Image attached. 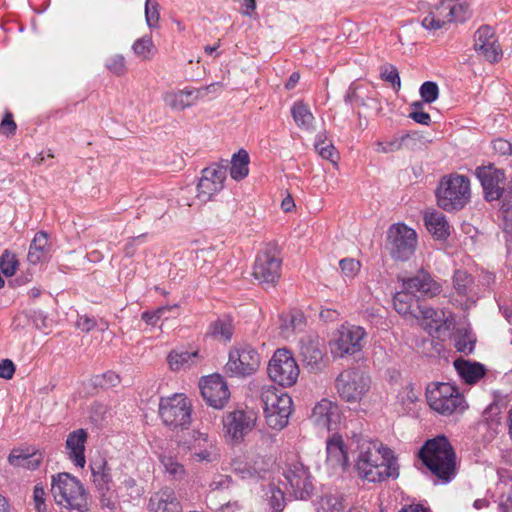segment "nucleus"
Here are the masks:
<instances>
[{"instance_id":"1","label":"nucleus","mask_w":512,"mask_h":512,"mask_svg":"<svg viewBox=\"0 0 512 512\" xmlns=\"http://www.w3.org/2000/svg\"><path fill=\"white\" fill-rule=\"evenodd\" d=\"M357 448L355 466L362 479L376 483L398 476V467L390 448L368 438H361Z\"/></svg>"},{"instance_id":"2","label":"nucleus","mask_w":512,"mask_h":512,"mask_svg":"<svg viewBox=\"0 0 512 512\" xmlns=\"http://www.w3.org/2000/svg\"><path fill=\"white\" fill-rule=\"evenodd\" d=\"M418 458L442 484L451 482L457 474V456L444 435L427 440L418 451Z\"/></svg>"},{"instance_id":"3","label":"nucleus","mask_w":512,"mask_h":512,"mask_svg":"<svg viewBox=\"0 0 512 512\" xmlns=\"http://www.w3.org/2000/svg\"><path fill=\"white\" fill-rule=\"evenodd\" d=\"M425 398L429 408L435 413L449 417L463 413L467 404L457 387L446 382H431L427 385Z\"/></svg>"},{"instance_id":"4","label":"nucleus","mask_w":512,"mask_h":512,"mask_svg":"<svg viewBox=\"0 0 512 512\" xmlns=\"http://www.w3.org/2000/svg\"><path fill=\"white\" fill-rule=\"evenodd\" d=\"M51 494L58 505L71 511L83 512L87 508V493L82 483L67 472L52 475Z\"/></svg>"},{"instance_id":"5","label":"nucleus","mask_w":512,"mask_h":512,"mask_svg":"<svg viewBox=\"0 0 512 512\" xmlns=\"http://www.w3.org/2000/svg\"><path fill=\"white\" fill-rule=\"evenodd\" d=\"M471 198L470 180L467 176L452 173L443 176L436 189L437 204L445 211L463 209Z\"/></svg>"},{"instance_id":"6","label":"nucleus","mask_w":512,"mask_h":512,"mask_svg":"<svg viewBox=\"0 0 512 512\" xmlns=\"http://www.w3.org/2000/svg\"><path fill=\"white\" fill-rule=\"evenodd\" d=\"M427 9V16L421 20L426 30L435 31L453 21H464L470 15L469 5L459 0H438L435 4L421 1V8Z\"/></svg>"},{"instance_id":"7","label":"nucleus","mask_w":512,"mask_h":512,"mask_svg":"<svg viewBox=\"0 0 512 512\" xmlns=\"http://www.w3.org/2000/svg\"><path fill=\"white\" fill-rule=\"evenodd\" d=\"M264 416L267 425L275 430H281L288 425L293 409L291 396L282 390L270 385L261 391Z\"/></svg>"},{"instance_id":"8","label":"nucleus","mask_w":512,"mask_h":512,"mask_svg":"<svg viewBox=\"0 0 512 512\" xmlns=\"http://www.w3.org/2000/svg\"><path fill=\"white\" fill-rule=\"evenodd\" d=\"M260 363L261 356L252 345L237 343L229 350L224 369L230 377L246 378L258 370Z\"/></svg>"},{"instance_id":"9","label":"nucleus","mask_w":512,"mask_h":512,"mask_svg":"<svg viewBox=\"0 0 512 512\" xmlns=\"http://www.w3.org/2000/svg\"><path fill=\"white\" fill-rule=\"evenodd\" d=\"M191 413V402L182 393L160 399L159 415L163 423L172 429L187 428L191 423Z\"/></svg>"},{"instance_id":"10","label":"nucleus","mask_w":512,"mask_h":512,"mask_svg":"<svg viewBox=\"0 0 512 512\" xmlns=\"http://www.w3.org/2000/svg\"><path fill=\"white\" fill-rule=\"evenodd\" d=\"M267 373L272 382L287 388L296 384L300 369L293 354L285 349H277L269 360Z\"/></svg>"},{"instance_id":"11","label":"nucleus","mask_w":512,"mask_h":512,"mask_svg":"<svg viewBox=\"0 0 512 512\" xmlns=\"http://www.w3.org/2000/svg\"><path fill=\"white\" fill-rule=\"evenodd\" d=\"M282 259L275 245H267L256 256L252 275L262 285L274 286L281 275Z\"/></svg>"},{"instance_id":"12","label":"nucleus","mask_w":512,"mask_h":512,"mask_svg":"<svg viewBox=\"0 0 512 512\" xmlns=\"http://www.w3.org/2000/svg\"><path fill=\"white\" fill-rule=\"evenodd\" d=\"M416 232L403 223H396L387 231L386 247L392 258L406 261L415 251Z\"/></svg>"},{"instance_id":"13","label":"nucleus","mask_w":512,"mask_h":512,"mask_svg":"<svg viewBox=\"0 0 512 512\" xmlns=\"http://www.w3.org/2000/svg\"><path fill=\"white\" fill-rule=\"evenodd\" d=\"M335 386L343 400L356 403L368 392L370 379L361 370L347 369L336 378Z\"/></svg>"},{"instance_id":"14","label":"nucleus","mask_w":512,"mask_h":512,"mask_svg":"<svg viewBox=\"0 0 512 512\" xmlns=\"http://www.w3.org/2000/svg\"><path fill=\"white\" fill-rule=\"evenodd\" d=\"M367 333L356 325H343L334 340L330 342L331 353L336 358H344L360 352L364 347Z\"/></svg>"},{"instance_id":"15","label":"nucleus","mask_w":512,"mask_h":512,"mask_svg":"<svg viewBox=\"0 0 512 512\" xmlns=\"http://www.w3.org/2000/svg\"><path fill=\"white\" fill-rule=\"evenodd\" d=\"M228 167V160H222L203 169L202 176L197 185L196 195L201 203L210 201L214 195L224 188Z\"/></svg>"},{"instance_id":"16","label":"nucleus","mask_w":512,"mask_h":512,"mask_svg":"<svg viewBox=\"0 0 512 512\" xmlns=\"http://www.w3.org/2000/svg\"><path fill=\"white\" fill-rule=\"evenodd\" d=\"M283 485L287 492L298 500H307L314 491L311 474L302 463H293L284 472Z\"/></svg>"},{"instance_id":"17","label":"nucleus","mask_w":512,"mask_h":512,"mask_svg":"<svg viewBox=\"0 0 512 512\" xmlns=\"http://www.w3.org/2000/svg\"><path fill=\"white\" fill-rule=\"evenodd\" d=\"M183 445L197 462L212 463L220 457V450L215 439L205 432L193 430Z\"/></svg>"},{"instance_id":"18","label":"nucleus","mask_w":512,"mask_h":512,"mask_svg":"<svg viewBox=\"0 0 512 512\" xmlns=\"http://www.w3.org/2000/svg\"><path fill=\"white\" fill-rule=\"evenodd\" d=\"M256 418L252 412L234 410L223 417L225 436L232 442L239 443L252 431Z\"/></svg>"},{"instance_id":"19","label":"nucleus","mask_w":512,"mask_h":512,"mask_svg":"<svg viewBox=\"0 0 512 512\" xmlns=\"http://www.w3.org/2000/svg\"><path fill=\"white\" fill-rule=\"evenodd\" d=\"M200 390L206 403L215 409H222L230 398L228 385L219 374L204 377L200 381Z\"/></svg>"},{"instance_id":"20","label":"nucleus","mask_w":512,"mask_h":512,"mask_svg":"<svg viewBox=\"0 0 512 512\" xmlns=\"http://www.w3.org/2000/svg\"><path fill=\"white\" fill-rule=\"evenodd\" d=\"M474 49L490 63L502 58V50L493 29L489 26L480 27L474 36Z\"/></svg>"},{"instance_id":"21","label":"nucleus","mask_w":512,"mask_h":512,"mask_svg":"<svg viewBox=\"0 0 512 512\" xmlns=\"http://www.w3.org/2000/svg\"><path fill=\"white\" fill-rule=\"evenodd\" d=\"M481 182L488 201L498 200L503 193L501 183L504 181V172L492 165L478 167L475 172Z\"/></svg>"},{"instance_id":"22","label":"nucleus","mask_w":512,"mask_h":512,"mask_svg":"<svg viewBox=\"0 0 512 512\" xmlns=\"http://www.w3.org/2000/svg\"><path fill=\"white\" fill-rule=\"evenodd\" d=\"M415 291L416 278L403 280L402 289L395 294L393 300L396 312L412 323L416 317L413 310L416 301Z\"/></svg>"},{"instance_id":"23","label":"nucleus","mask_w":512,"mask_h":512,"mask_svg":"<svg viewBox=\"0 0 512 512\" xmlns=\"http://www.w3.org/2000/svg\"><path fill=\"white\" fill-rule=\"evenodd\" d=\"M339 419L338 405L328 399L319 401L312 410L311 420L313 423L328 431H332L336 428Z\"/></svg>"},{"instance_id":"24","label":"nucleus","mask_w":512,"mask_h":512,"mask_svg":"<svg viewBox=\"0 0 512 512\" xmlns=\"http://www.w3.org/2000/svg\"><path fill=\"white\" fill-rule=\"evenodd\" d=\"M87 437L86 430L80 428L70 432L65 442V454L78 468H84L86 464L85 444Z\"/></svg>"},{"instance_id":"25","label":"nucleus","mask_w":512,"mask_h":512,"mask_svg":"<svg viewBox=\"0 0 512 512\" xmlns=\"http://www.w3.org/2000/svg\"><path fill=\"white\" fill-rule=\"evenodd\" d=\"M326 463L332 469L344 471L349 465L348 452L341 435L334 433L326 441Z\"/></svg>"},{"instance_id":"26","label":"nucleus","mask_w":512,"mask_h":512,"mask_svg":"<svg viewBox=\"0 0 512 512\" xmlns=\"http://www.w3.org/2000/svg\"><path fill=\"white\" fill-rule=\"evenodd\" d=\"M300 356L304 367L311 373L320 372L325 368L324 352L317 341L302 340Z\"/></svg>"},{"instance_id":"27","label":"nucleus","mask_w":512,"mask_h":512,"mask_svg":"<svg viewBox=\"0 0 512 512\" xmlns=\"http://www.w3.org/2000/svg\"><path fill=\"white\" fill-rule=\"evenodd\" d=\"M150 512H182V506L171 488H163L153 494L149 501Z\"/></svg>"},{"instance_id":"28","label":"nucleus","mask_w":512,"mask_h":512,"mask_svg":"<svg viewBox=\"0 0 512 512\" xmlns=\"http://www.w3.org/2000/svg\"><path fill=\"white\" fill-rule=\"evenodd\" d=\"M42 461L43 454L34 447L14 448L8 456L9 464L28 470L37 469Z\"/></svg>"},{"instance_id":"29","label":"nucleus","mask_w":512,"mask_h":512,"mask_svg":"<svg viewBox=\"0 0 512 512\" xmlns=\"http://www.w3.org/2000/svg\"><path fill=\"white\" fill-rule=\"evenodd\" d=\"M52 255V244L49 241L48 234L39 231L35 234L27 255L30 264L36 265L44 263L50 259Z\"/></svg>"},{"instance_id":"30","label":"nucleus","mask_w":512,"mask_h":512,"mask_svg":"<svg viewBox=\"0 0 512 512\" xmlns=\"http://www.w3.org/2000/svg\"><path fill=\"white\" fill-rule=\"evenodd\" d=\"M424 224L435 240L444 241L450 235V225L443 213L430 210L424 213Z\"/></svg>"},{"instance_id":"31","label":"nucleus","mask_w":512,"mask_h":512,"mask_svg":"<svg viewBox=\"0 0 512 512\" xmlns=\"http://www.w3.org/2000/svg\"><path fill=\"white\" fill-rule=\"evenodd\" d=\"M421 318L418 316V322L422 328L431 336H435L445 323V314L442 310L431 307H418Z\"/></svg>"},{"instance_id":"32","label":"nucleus","mask_w":512,"mask_h":512,"mask_svg":"<svg viewBox=\"0 0 512 512\" xmlns=\"http://www.w3.org/2000/svg\"><path fill=\"white\" fill-rule=\"evenodd\" d=\"M197 98L198 92L190 88L178 92H167L163 96L165 104L175 110H184L191 107Z\"/></svg>"},{"instance_id":"33","label":"nucleus","mask_w":512,"mask_h":512,"mask_svg":"<svg viewBox=\"0 0 512 512\" xmlns=\"http://www.w3.org/2000/svg\"><path fill=\"white\" fill-rule=\"evenodd\" d=\"M454 367L461 379L467 384H475L484 377L486 369L480 363L470 362L463 359L454 361Z\"/></svg>"},{"instance_id":"34","label":"nucleus","mask_w":512,"mask_h":512,"mask_svg":"<svg viewBox=\"0 0 512 512\" xmlns=\"http://www.w3.org/2000/svg\"><path fill=\"white\" fill-rule=\"evenodd\" d=\"M313 504L317 512H341L343 509V497L337 491H326Z\"/></svg>"},{"instance_id":"35","label":"nucleus","mask_w":512,"mask_h":512,"mask_svg":"<svg viewBox=\"0 0 512 512\" xmlns=\"http://www.w3.org/2000/svg\"><path fill=\"white\" fill-rule=\"evenodd\" d=\"M415 145V133L408 132L395 137L393 140L378 142L376 150L378 152L390 153L404 148L413 150Z\"/></svg>"},{"instance_id":"36","label":"nucleus","mask_w":512,"mask_h":512,"mask_svg":"<svg viewBox=\"0 0 512 512\" xmlns=\"http://www.w3.org/2000/svg\"><path fill=\"white\" fill-rule=\"evenodd\" d=\"M91 472L96 489L104 496L110 490L112 482L106 462L94 461L91 463Z\"/></svg>"},{"instance_id":"37","label":"nucleus","mask_w":512,"mask_h":512,"mask_svg":"<svg viewBox=\"0 0 512 512\" xmlns=\"http://www.w3.org/2000/svg\"><path fill=\"white\" fill-rule=\"evenodd\" d=\"M249 154L246 150L240 149L234 153L230 161V176L236 181L244 179L249 173Z\"/></svg>"},{"instance_id":"38","label":"nucleus","mask_w":512,"mask_h":512,"mask_svg":"<svg viewBox=\"0 0 512 512\" xmlns=\"http://www.w3.org/2000/svg\"><path fill=\"white\" fill-rule=\"evenodd\" d=\"M198 351L175 350L169 353L168 363L172 370H180L197 362Z\"/></svg>"},{"instance_id":"39","label":"nucleus","mask_w":512,"mask_h":512,"mask_svg":"<svg viewBox=\"0 0 512 512\" xmlns=\"http://www.w3.org/2000/svg\"><path fill=\"white\" fill-rule=\"evenodd\" d=\"M291 114L299 128L305 130L312 128L314 116L306 104L303 102H295L291 108Z\"/></svg>"},{"instance_id":"40","label":"nucleus","mask_w":512,"mask_h":512,"mask_svg":"<svg viewBox=\"0 0 512 512\" xmlns=\"http://www.w3.org/2000/svg\"><path fill=\"white\" fill-rule=\"evenodd\" d=\"M441 291V285L428 272L418 271V293L424 297L432 298Z\"/></svg>"},{"instance_id":"41","label":"nucleus","mask_w":512,"mask_h":512,"mask_svg":"<svg viewBox=\"0 0 512 512\" xmlns=\"http://www.w3.org/2000/svg\"><path fill=\"white\" fill-rule=\"evenodd\" d=\"M160 462L164 468L165 474H167L170 479L182 480L185 477L186 471L184 466L174 456L162 455L160 456Z\"/></svg>"},{"instance_id":"42","label":"nucleus","mask_w":512,"mask_h":512,"mask_svg":"<svg viewBox=\"0 0 512 512\" xmlns=\"http://www.w3.org/2000/svg\"><path fill=\"white\" fill-rule=\"evenodd\" d=\"M397 403L401 407V411L406 414L414 412L416 405V393L414 391V385L409 383L397 395Z\"/></svg>"},{"instance_id":"43","label":"nucleus","mask_w":512,"mask_h":512,"mask_svg":"<svg viewBox=\"0 0 512 512\" xmlns=\"http://www.w3.org/2000/svg\"><path fill=\"white\" fill-rule=\"evenodd\" d=\"M473 278L463 270H456L453 276V288L460 296H468L472 290Z\"/></svg>"},{"instance_id":"44","label":"nucleus","mask_w":512,"mask_h":512,"mask_svg":"<svg viewBox=\"0 0 512 512\" xmlns=\"http://www.w3.org/2000/svg\"><path fill=\"white\" fill-rule=\"evenodd\" d=\"M259 464L257 461L252 465L251 463H245L243 466L238 465L234 467L236 473H238L242 479L261 477L262 473L268 468V464L261 460Z\"/></svg>"},{"instance_id":"45","label":"nucleus","mask_w":512,"mask_h":512,"mask_svg":"<svg viewBox=\"0 0 512 512\" xmlns=\"http://www.w3.org/2000/svg\"><path fill=\"white\" fill-rule=\"evenodd\" d=\"M419 94L421 96L420 103L431 104L439 98L440 90L436 82L426 81L420 86Z\"/></svg>"},{"instance_id":"46","label":"nucleus","mask_w":512,"mask_h":512,"mask_svg":"<svg viewBox=\"0 0 512 512\" xmlns=\"http://www.w3.org/2000/svg\"><path fill=\"white\" fill-rule=\"evenodd\" d=\"M211 331L215 337L230 341L233 335V326L229 319H219L211 324Z\"/></svg>"},{"instance_id":"47","label":"nucleus","mask_w":512,"mask_h":512,"mask_svg":"<svg viewBox=\"0 0 512 512\" xmlns=\"http://www.w3.org/2000/svg\"><path fill=\"white\" fill-rule=\"evenodd\" d=\"M0 268L5 276H13L18 268V260L16 255L7 250L4 251L0 257Z\"/></svg>"},{"instance_id":"48","label":"nucleus","mask_w":512,"mask_h":512,"mask_svg":"<svg viewBox=\"0 0 512 512\" xmlns=\"http://www.w3.org/2000/svg\"><path fill=\"white\" fill-rule=\"evenodd\" d=\"M381 79L390 83L394 90L400 88V77L397 69L393 65H384L380 69Z\"/></svg>"},{"instance_id":"49","label":"nucleus","mask_w":512,"mask_h":512,"mask_svg":"<svg viewBox=\"0 0 512 512\" xmlns=\"http://www.w3.org/2000/svg\"><path fill=\"white\" fill-rule=\"evenodd\" d=\"M152 48H153V42H152L151 37H149V36H144V37L137 39L132 45L133 52L137 56H140L143 58L149 57Z\"/></svg>"},{"instance_id":"50","label":"nucleus","mask_w":512,"mask_h":512,"mask_svg":"<svg viewBox=\"0 0 512 512\" xmlns=\"http://www.w3.org/2000/svg\"><path fill=\"white\" fill-rule=\"evenodd\" d=\"M159 10L158 3L156 0H146L145 1V18L146 23L150 28H155L158 25L159 21Z\"/></svg>"},{"instance_id":"51","label":"nucleus","mask_w":512,"mask_h":512,"mask_svg":"<svg viewBox=\"0 0 512 512\" xmlns=\"http://www.w3.org/2000/svg\"><path fill=\"white\" fill-rule=\"evenodd\" d=\"M269 494V503L271 508L275 512H281L285 507L284 492L280 488L271 485Z\"/></svg>"},{"instance_id":"52","label":"nucleus","mask_w":512,"mask_h":512,"mask_svg":"<svg viewBox=\"0 0 512 512\" xmlns=\"http://www.w3.org/2000/svg\"><path fill=\"white\" fill-rule=\"evenodd\" d=\"M342 274L347 278H354L360 271L361 264L353 258H344L339 262Z\"/></svg>"},{"instance_id":"53","label":"nucleus","mask_w":512,"mask_h":512,"mask_svg":"<svg viewBox=\"0 0 512 512\" xmlns=\"http://www.w3.org/2000/svg\"><path fill=\"white\" fill-rule=\"evenodd\" d=\"M172 309L171 306H163L159 307L154 311H145L142 313V320L146 322L148 325H155L160 319L167 318L165 316L166 312Z\"/></svg>"},{"instance_id":"54","label":"nucleus","mask_w":512,"mask_h":512,"mask_svg":"<svg viewBox=\"0 0 512 512\" xmlns=\"http://www.w3.org/2000/svg\"><path fill=\"white\" fill-rule=\"evenodd\" d=\"M106 67L115 75H123L126 72L125 58L122 55H114L107 60Z\"/></svg>"},{"instance_id":"55","label":"nucleus","mask_w":512,"mask_h":512,"mask_svg":"<svg viewBox=\"0 0 512 512\" xmlns=\"http://www.w3.org/2000/svg\"><path fill=\"white\" fill-rule=\"evenodd\" d=\"M475 346V340L472 339L468 334L459 335L455 341V348L457 351L466 355L473 352Z\"/></svg>"},{"instance_id":"56","label":"nucleus","mask_w":512,"mask_h":512,"mask_svg":"<svg viewBox=\"0 0 512 512\" xmlns=\"http://www.w3.org/2000/svg\"><path fill=\"white\" fill-rule=\"evenodd\" d=\"M315 150L319 154V156L322 157L323 159L329 160L333 164H337V161L339 159V154L336 151L332 142H328V143H326V145L320 146L319 148H317Z\"/></svg>"},{"instance_id":"57","label":"nucleus","mask_w":512,"mask_h":512,"mask_svg":"<svg viewBox=\"0 0 512 512\" xmlns=\"http://www.w3.org/2000/svg\"><path fill=\"white\" fill-rule=\"evenodd\" d=\"M120 383L118 374L113 371H107L100 377H96L95 384L105 388L114 387Z\"/></svg>"},{"instance_id":"58","label":"nucleus","mask_w":512,"mask_h":512,"mask_svg":"<svg viewBox=\"0 0 512 512\" xmlns=\"http://www.w3.org/2000/svg\"><path fill=\"white\" fill-rule=\"evenodd\" d=\"M504 231L507 235V246L512 251V206L504 210Z\"/></svg>"},{"instance_id":"59","label":"nucleus","mask_w":512,"mask_h":512,"mask_svg":"<svg viewBox=\"0 0 512 512\" xmlns=\"http://www.w3.org/2000/svg\"><path fill=\"white\" fill-rule=\"evenodd\" d=\"M232 478L228 475H218L210 483V489L213 491L224 490L230 487Z\"/></svg>"},{"instance_id":"60","label":"nucleus","mask_w":512,"mask_h":512,"mask_svg":"<svg viewBox=\"0 0 512 512\" xmlns=\"http://www.w3.org/2000/svg\"><path fill=\"white\" fill-rule=\"evenodd\" d=\"M45 496L46 492L44 488L39 484L35 485L33 490V499L38 512H41L45 507Z\"/></svg>"},{"instance_id":"61","label":"nucleus","mask_w":512,"mask_h":512,"mask_svg":"<svg viewBox=\"0 0 512 512\" xmlns=\"http://www.w3.org/2000/svg\"><path fill=\"white\" fill-rule=\"evenodd\" d=\"M493 150L499 155H512V144L505 139L493 141Z\"/></svg>"},{"instance_id":"62","label":"nucleus","mask_w":512,"mask_h":512,"mask_svg":"<svg viewBox=\"0 0 512 512\" xmlns=\"http://www.w3.org/2000/svg\"><path fill=\"white\" fill-rule=\"evenodd\" d=\"M76 326L82 332H90L96 326V320L93 317H88L86 315L79 316L76 321Z\"/></svg>"},{"instance_id":"63","label":"nucleus","mask_w":512,"mask_h":512,"mask_svg":"<svg viewBox=\"0 0 512 512\" xmlns=\"http://www.w3.org/2000/svg\"><path fill=\"white\" fill-rule=\"evenodd\" d=\"M15 372V365L9 359H4L0 362V378L9 380L13 377Z\"/></svg>"},{"instance_id":"64","label":"nucleus","mask_w":512,"mask_h":512,"mask_svg":"<svg viewBox=\"0 0 512 512\" xmlns=\"http://www.w3.org/2000/svg\"><path fill=\"white\" fill-rule=\"evenodd\" d=\"M499 512H512V490L501 495L499 501Z\"/></svg>"}]
</instances>
